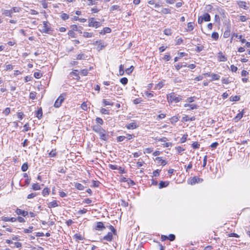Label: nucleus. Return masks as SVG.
I'll use <instances>...</instances> for the list:
<instances>
[{"label":"nucleus","instance_id":"obj_56","mask_svg":"<svg viewBox=\"0 0 250 250\" xmlns=\"http://www.w3.org/2000/svg\"><path fill=\"white\" fill-rule=\"evenodd\" d=\"M133 69H134L133 66H131L129 68H128L125 70V72L127 74H129L132 73Z\"/></svg>","mask_w":250,"mask_h":250},{"label":"nucleus","instance_id":"obj_2","mask_svg":"<svg viewBox=\"0 0 250 250\" xmlns=\"http://www.w3.org/2000/svg\"><path fill=\"white\" fill-rule=\"evenodd\" d=\"M65 94H61V95L56 100L54 104V107L58 108L61 106L65 99Z\"/></svg>","mask_w":250,"mask_h":250},{"label":"nucleus","instance_id":"obj_22","mask_svg":"<svg viewBox=\"0 0 250 250\" xmlns=\"http://www.w3.org/2000/svg\"><path fill=\"white\" fill-rule=\"evenodd\" d=\"M36 117L40 119L42 116V111L41 107H40L36 112Z\"/></svg>","mask_w":250,"mask_h":250},{"label":"nucleus","instance_id":"obj_58","mask_svg":"<svg viewBox=\"0 0 250 250\" xmlns=\"http://www.w3.org/2000/svg\"><path fill=\"white\" fill-rule=\"evenodd\" d=\"M23 128H24V129H23V131L24 132L27 131L30 129V127L29 126L28 123H26L24 125Z\"/></svg>","mask_w":250,"mask_h":250},{"label":"nucleus","instance_id":"obj_15","mask_svg":"<svg viewBox=\"0 0 250 250\" xmlns=\"http://www.w3.org/2000/svg\"><path fill=\"white\" fill-rule=\"evenodd\" d=\"M155 160L157 161L159 163H160V164L163 166H165L167 164V162L165 160H163L162 157H156Z\"/></svg>","mask_w":250,"mask_h":250},{"label":"nucleus","instance_id":"obj_21","mask_svg":"<svg viewBox=\"0 0 250 250\" xmlns=\"http://www.w3.org/2000/svg\"><path fill=\"white\" fill-rule=\"evenodd\" d=\"M2 14L5 16L12 17V15L10 10L2 9Z\"/></svg>","mask_w":250,"mask_h":250},{"label":"nucleus","instance_id":"obj_4","mask_svg":"<svg viewBox=\"0 0 250 250\" xmlns=\"http://www.w3.org/2000/svg\"><path fill=\"white\" fill-rule=\"evenodd\" d=\"M203 181V179L200 178L197 176H194L191 178L190 180L188 182V184L193 185L196 183H202Z\"/></svg>","mask_w":250,"mask_h":250},{"label":"nucleus","instance_id":"obj_64","mask_svg":"<svg viewBox=\"0 0 250 250\" xmlns=\"http://www.w3.org/2000/svg\"><path fill=\"white\" fill-rule=\"evenodd\" d=\"M10 112V108L9 107H6L4 110L3 111V113L6 115H8Z\"/></svg>","mask_w":250,"mask_h":250},{"label":"nucleus","instance_id":"obj_29","mask_svg":"<svg viewBox=\"0 0 250 250\" xmlns=\"http://www.w3.org/2000/svg\"><path fill=\"white\" fill-rule=\"evenodd\" d=\"M103 104L104 106H106V105H111V106H112L113 105V103H111V102H110L109 101H108L106 99H103Z\"/></svg>","mask_w":250,"mask_h":250},{"label":"nucleus","instance_id":"obj_19","mask_svg":"<svg viewBox=\"0 0 250 250\" xmlns=\"http://www.w3.org/2000/svg\"><path fill=\"white\" fill-rule=\"evenodd\" d=\"M195 119V117L192 116L191 117H189L188 116H186L185 117H183L182 118L183 121H184V122L192 121H194Z\"/></svg>","mask_w":250,"mask_h":250},{"label":"nucleus","instance_id":"obj_61","mask_svg":"<svg viewBox=\"0 0 250 250\" xmlns=\"http://www.w3.org/2000/svg\"><path fill=\"white\" fill-rule=\"evenodd\" d=\"M119 8L120 7L118 5H113L110 7V11L118 10H120Z\"/></svg>","mask_w":250,"mask_h":250},{"label":"nucleus","instance_id":"obj_39","mask_svg":"<svg viewBox=\"0 0 250 250\" xmlns=\"http://www.w3.org/2000/svg\"><path fill=\"white\" fill-rule=\"evenodd\" d=\"M162 13L164 14H171V11L168 8H164L162 10Z\"/></svg>","mask_w":250,"mask_h":250},{"label":"nucleus","instance_id":"obj_13","mask_svg":"<svg viewBox=\"0 0 250 250\" xmlns=\"http://www.w3.org/2000/svg\"><path fill=\"white\" fill-rule=\"evenodd\" d=\"M137 126L138 125L134 122L130 123L126 125V127L128 129H134L137 128Z\"/></svg>","mask_w":250,"mask_h":250},{"label":"nucleus","instance_id":"obj_51","mask_svg":"<svg viewBox=\"0 0 250 250\" xmlns=\"http://www.w3.org/2000/svg\"><path fill=\"white\" fill-rule=\"evenodd\" d=\"M34 76L36 79H40L42 76V74L40 73V72L38 71L35 72Z\"/></svg>","mask_w":250,"mask_h":250},{"label":"nucleus","instance_id":"obj_6","mask_svg":"<svg viewBox=\"0 0 250 250\" xmlns=\"http://www.w3.org/2000/svg\"><path fill=\"white\" fill-rule=\"evenodd\" d=\"M98 134L100 139L105 141L108 139L109 136L105 134V131L104 129H103L102 131H100Z\"/></svg>","mask_w":250,"mask_h":250},{"label":"nucleus","instance_id":"obj_40","mask_svg":"<svg viewBox=\"0 0 250 250\" xmlns=\"http://www.w3.org/2000/svg\"><path fill=\"white\" fill-rule=\"evenodd\" d=\"M193 149H198L200 147V144L197 142H194L191 144Z\"/></svg>","mask_w":250,"mask_h":250},{"label":"nucleus","instance_id":"obj_44","mask_svg":"<svg viewBox=\"0 0 250 250\" xmlns=\"http://www.w3.org/2000/svg\"><path fill=\"white\" fill-rule=\"evenodd\" d=\"M120 82L124 85H125L127 83L128 79L125 77H123L120 79Z\"/></svg>","mask_w":250,"mask_h":250},{"label":"nucleus","instance_id":"obj_38","mask_svg":"<svg viewBox=\"0 0 250 250\" xmlns=\"http://www.w3.org/2000/svg\"><path fill=\"white\" fill-rule=\"evenodd\" d=\"M211 37L215 40H217L219 38V34L217 32H214L211 34Z\"/></svg>","mask_w":250,"mask_h":250},{"label":"nucleus","instance_id":"obj_9","mask_svg":"<svg viewBox=\"0 0 250 250\" xmlns=\"http://www.w3.org/2000/svg\"><path fill=\"white\" fill-rule=\"evenodd\" d=\"M93 131L97 133H99L100 131H102L103 128L100 125H94L92 126Z\"/></svg>","mask_w":250,"mask_h":250},{"label":"nucleus","instance_id":"obj_53","mask_svg":"<svg viewBox=\"0 0 250 250\" xmlns=\"http://www.w3.org/2000/svg\"><path fill=\"white\" fill-rule=\"evenodd\" d=\"M108 167L109 168H110L111 169H113V170H117L118 167V166L115 165H112V164H109Z\"/></svg>","mask_w":250,"mask_h":250},{"label":"nucleus","instance_id":"obj_3","mask_svg":"<svg viewBox=\"0 0 250 250\" xmlns=\"http://www.w3.org/2000/svg\"><path fill=\"white\" fill-rule=\"evenodd\" d=\"M88 26L89 27H94L97 28L101 25V23L99 21H95L94 18H89L88 19Z\"/></svg>","mask_w":250,"mask_h":250},{"label":"nucleus","instance_id":"obj_55","mask_svg":"<svg viewBox=\"0 0 250 250\" xmlns=\"http://www.w3.org/2000/svg\"><path fill=\"white\" fill-rule=\"evenodd\" d=\"M167 237V239L169 240L170 241H173L175 239V236L173 234H170Z\"/></svg>","mask_w":250,"mask_h":250},{"label":"nucleus","instance_id":"obj_18","mask_svg":"<svg viewBox=\"0 0 250 250\" xmlns=\"http://www.w3.org/2000/svg\"><path fill=\"white\" fill-rule=\"evenodd\" d=\"M218 60L220 62H226L227 61V58L225 55H223L221 52H220L219 53Z\"/></svg>","mask_w":250,"mask_h":250},{"label":"nucleus","instance_id":"obj_54","mask_svg":"<svg viewBox=\"0 0 250 250\" xmlns=\"http://www.w3.org/2000/svg\"><path fill=\"white\" fill-rule=\"evenodd\" d=\"M195 99H196V97H188L187 99L186 100V102H188V103H192L195 100Z\"/></svg>","mask_w":250,"mask_h":250},{"label":"nucleus","instance_id":"obj_63","mask_svg":"<svg viewBox=\"0 0 250 250\" xmlns=\"http://www.w3.org/2000/svg\"><path fill=\"white\" fill-rule=\"evenodd\" d=\"M145 94L148 98H151L153 97V94L152 93L148 92V91H146Z\"/></svg>","mask_w":250,"mask_h":250},{"label":"nucleus","instance_id":"obj_8","mask_svg":"<svg viewBox=\"0 0 250 250\" xmlns=\"http://www.w3.org/2000/svg\"><path fill=\"white\" fill-rule=\"evenodd\" d=\"M105 226L104 224L102 222H98L97 223V225L95 228L96 230H103L105 229Z\"/></svg>","mask_w":250,"mask_h":250},{"label":"nucleus","instance_id":"obj_49","mask_svg":"<svg viewBox=\"0 0 250 250\" xmlns=\"http://www.w3.org/2000/svg\"><path fill=\"white\" fill-rule=\"evenodd\" d=\"M49 189L48 188H44L42 191V194L45 196L49 194Z\"/></svg>","mask_w":250,"mask_h":250},{"label":"nucleus","instance_id":"obj_60","mask_svg":"<svg viewBox=\"0 0 250 250\" xmlns=\"http://www.w3.org/2000/svg\"><path fill=\"white\" fill-rule=\"evenodd\" d=\"M5 71L10 70H12L13 69V66L11 64H6V65H5Z\"/></svg>","mask_w":250,"mask_h":250},{"label":"nucleus","instance_id":"obj_52","mask_svg":"<svg viewBox=\"0 0 250 250\" xmlns=\"http://www.w3.org/2000/svg\"><path fill=\"white\" fill-rule=\"evenodd\" d=\"M61 17L63 20H66L68 19L69 16L66 13H62V14Z\"/></svg>","mask_w":250,"mask_h":250},{"label":"nucleus","instance_id":"obj_1","mask_svg":"<svg viewBox=\"0 0 250 250\" xmlns=\"http://www.w3.org/2000/svg\"><path fill=\"white\" fill-rule=\"evenodd\" d=\"M182 97L174 93L171 92L167 95V100L169 103H177L182 100Z\"/></svg>","mask_w":250,"mask_h":250},{"label":"nucleus","instance_id":"obj_27","mask_svg":"<svg viewBox=\"0 0 250 250\" xmlns=\"http://www.w3.org/2000/svg\"><path fill=\"white\" fill-rule=\"evenodd\" d=\"M243 116V112H241L238 113L236 115V116L235 117L234 120L236 122L238 121L239 120H240Z\"/></svg>","mask_w":250,"mask_h":250},{"label":"nucleus","instance_id":"obj_47","mask_svg":"<svg viewBox=\"0 0 250 250\" xmlns=\"http://www.w3.org/2000/svg\"><path fill=\"white\" fill-rule=\"evenodd\" d=\"M33 227L30 226L28 229H25L23 230L25 233H29L32 232Z\"/></svg>","mask_w":250,"mask_h":250},{"label":"nucleus","instance_id":"obj_25","mask_svg":"<svg viewBox=\"0 0 250 250\" xmlns=\"http://www.w3.org/2000/svg\"><path fill=\"white\" fill-rule=\"evenodd\" d=\"M75 187L77 189L80 190H83L84 188V186L82 184L79 183H76L75 184Z\"/></svg>","mask_w":250,"mask_h":250},{"label":"nucleus","instance_id":"obj_45","mask_svg":"<svg viewBox=\"0 0 250 250\" xmlns=\"http://www.w3.org/2000/svg\"><path fill=\"white\" fill-rule=\"evenodd\" d=\"M96 122L97 124H99L100 125H102L104 124V121L103 119L100 117H97L96 118Z\"/></svg>","mask_w":250,"mask_h":250},{"label":"nucleus","instance_id":"obj_7","mask_svg":"<svg viewBox=\"0 0 250 250\" xmlns=\"http://www.w3.org/2000/svg\"><path fill=\"white\" fill-rule=\"evenodd\" d=\"M15 212L18 215H22L23 217H25L28 214V212L27 211L20 208H17Z\"/></svg>","mask_w":250,"mask_h":250},{"label":"nucleus","instance_id":"obj_5","mask_svg":"<svg viewBox=\"0 0 250 250\" xmlns=\"http://www.w3.org/2000/svg\"><path fill=\"white\" fill-rule=\"evenodd\" d=\"M48 22L47 21H44L43 22V26L42 30V33L48 34L49 33V32L51 31V28L48 26Z\"/></svg>","mask_w":250,"mask_h":250},{"label":"nucleus","instance_id":"obj_32","mask_svg":"<svg viewBox=\"0 0 250 250\" xmlns=\"http://www.w3.org/2000/svg\"><path fill=\"white\" fill-rule=\"evenodd\" d=\"M164 33L166 35L170 36L172 34V31L170 28H166L164 30Z\"/></svg>","mask_w":250,"mask_h":250},{"label":"nucleus","instance_id":"obj_62","mask_svg":"<svg viewBox=\"0 0 250 250\" xmlns=\"http://www.w3.org/2000/svg\"><path fill=\"white\" fill-rule=\"evenodd\" d=\"M109 229L111 230V232L113 234H116V229L114 228L113 226H112V225H110L109 226Z\"/></svg>","mask_w":250,"mask_h":250},{"label":"nucleus","instance_id":"obj_28","mask_svg":"<svg viewBox=\"0 0 250 250\" xmlns=\"http://www.w3.org/2000/svg\"><path fill=\"white\" fill-rule=\"evenodd\" d=\"M211 81H214V80H219V79L220 78V76L219 75L216 74H212L211 75Z\"/></svg>","mask_w":250,"mask_h":250},{"label":"nucleus","instance_id":"obj_24","mask_svg":"<svg viewBox=\"0 0 250 250\" xmlns=\"http://www.w3.org/2000/svg\"><path fill=\"white\" fill-rule=\"evenodd\" d=\"M74 238L76 240H83L84 239L83 236L79 233H76L74 235Z\"/></svg>","mask_w":250,"mask_h":250},{"label":"nucleus","instance_id":"obj_31","mask_svg":"<svg viewBox=\"0 0 250 250\" xmlns=\"http://www.w3.org/2000/svg\"><path fill=\"white\" fill-rule=\"evenodd\" d=\"M78 70H74L72 73H71V74L74 76H75L76 77V79L77 80H79L80 79V76H79L78 74Z\"/></svg>","mask_w":250,"mask_h":250},{"label":"nucleus","instance_id":"obj_46","mask_svg":"<svg viewBox=\"0 0 250 250\" xmlns=\"http://www.w3.org/2000/svg\"><path fill=\"white\" fill-rule=\"evenodd\" d=\"M36 97V93L35 92H31L29 94V98L32 100H34Z\"/></svg>","mask_w":250,"mask_h":250},{"label":"nucleus","instance_id":"obj_10","mask_svg":"<svg viewBox=\"0 0 250 250\" xmlns=\"http://www.w3.org/2000/svg\"><path fill=\"white\" fill-rule=\"evenodd\" d=\"M113 239V233L111 232H108V233L103 237V239L106 240L107 241H111Z\"/></svg>","mask_w":250,"mask_h":250},{"label":"nucleus","instance_id":"obj_43","mask_svg":"<svg viewBox=\"0 0 250 250\" xmlns=\"http://www.w3.org/2000/svg\"><path fill=\"white\" fill-rule=\"evenodd\" d=\"M124 65L121 64L119 66V75L122 76L124 74Z\"/></svg>","mask_w":250,"mask_h":250},{"label":"nucleus","instance_id":"obj_16","mask_svg":"<svg viewBox=\"0 0 250 250\" xmlns=\"http://www.w3.org/2000/svg\"><path fill=\"white\" fill-rule=\"evenodd\" d=\"M202 18L203 21H209L211 19L210 15L208 13L204 14L203 16H202Z\"/></svg>","mask_w":250,"mask_h":250},{"label":"nucleus","instance_id":"obj_36","mask_svg":"<svg viewBox=\"0 0 250 250\" xmlns=\"http://www.w3.org/2000/svg\"><path fill=\"white\" fill-rule=\"evenodd\" d=\"M239 100H240V97L239 96H237V95H235L234 96H231L230 98V101H232V102L238 101Z\"/></svg>","mask_w":250,"mask_h":250},{"label":"nucleus","instance_id":"obj_57","mask_svg":"<svg viewBox=\"0 0 250 250\" xmlns=\"http://www.w3.org/2000/svg\"><path fill=\"white\" fill-rule=\"evenodd\" d=\"M11 13L12 14L13 13L19 12V9L16 7H13L10 10Z\"/></svg>","mask_w":250,"mask_h":250},{"label":"nucleus","instance_id":"obj_12","mask_svg":"<svg viewBox=\"0 0 250 250\" xmlns=\"http://www.w3.org/2000/svg\"><path fill=\"white\" fill-rule=\"evenodd\" d=\"M184 107H189V109L193 110L195 109H197L198 106L195 104H184Z\"/></svg>","mask_w":250,"mask_h":250},{"label":"nucleus","instance_id":"obj_48","mask_svg":"<svg viewBox=\"0 0 250 250\" xmlns=\"http://www.w3.org/2000/svg\"><path fill=\"white\" fill-rule=\"evenodd\" d=\"M222 82L224 84H229L230 83V81H229V78H223L222 79Z\"/></svg>","mask_w":250,"mask_h":250},{"label":"nucleus","instance_id":"obj_35","mask_svg":"<svg viewBox=\"0 0 250 250\" xmlns=\"http://www.w3.org/2000/svg\"><path fill=\"white\" fill-rule=\"evenodd\" d=\"M32 188L34 190H38L41 189L40 186L38 183L33 184Z\"/></svg>","mask_w":250,"mask_h":250},{"label":"nucleus","instance_id":"obj_41","mask_svg":"<svg viewBox=\"0 0 250 250\" xmlns=\"http://www.w3.org/2000/svg\"><path fill=\"white\" fill-rule=\"evenodd\" d=\"M230 35V31L229 29H228L224 32L223 36L225 38H227L229 37Z\"/></svg>","mask_w":250,"mask_h":250},{"label":"nucleus","instance_id":"obj_59","mask_svg":"<svg viewBox=\"0 0 250 250\" xmlns=\"http://www.w3.org/2000/svg\"><path fill=\"white\" fill-rule=\"evenodd\" d=\"M125 139V136H120L117 137V142H120L123 141Z\"/></svg>","mask_w":250,"mask_h":250},{"label":"nucleus","instance_id":"obj_23","mask_svg":"<svg viewBox=\"0 0 250 250\" xmlns=\"http://www.w3.org/2000/svg\"><path fill=\"white\" fill-rule=\"evenodd\" d=\"M59 206L57 201L56 200H54L51 202H50L48 204V207L50 208H55Z\"/></svg>","mask_w":250,"mask_h":250},{"label":"nucleus","instance_id":"obj_50","mask_svg":"<svg viewBox=\"0 0 250 250\" xmlns=\"http://www.w3.org/2000/svg\"><path fill=\"white\" fill-rule=\"evenodd\" d=\"M81 108L83 110L86 111L88 109L87 105L86 102H83L81 104Z\"/></svg>","mask_w":250,"mask_h":250},{"label":"nucleus","instance_id":"obj_34","mask_svg":"<svg viewBox=\"0 0 250 250\" xmlns=\"http://www.w3.org/2000/svg\"><path fill=\"white\" fill-rule=\"evenodd\" d=\"M93 36V34L92 33H89L87 32H84L83 33V36L84 38H91Z\"/></svg>","mask_w":250,"mask_h":250},{"label":"nucleus","instance_id":"obj_30","mask_svg":"<svg viewBox=\"0 0 250 250\" xmlns=\"http://www.w3.org/2000/svg\"><path fill=\"white\" fill-rule=\"evenodd\" d=\"M193 24L194 23L193 22H188V29H187L188 31H191L193 30V29H194Z\"/></svg>","mask_w":250,"mask_h":250},{"label":"nucleus","instance_id":"obj_26","mask_svg":"<svg viewBox=\"0 0 250 250\" xmlns=\"http://www.w3.org/2000/svg\"><path fill=\"white\" fill-rule=\"evenodd\" d=\"M87 56H86L84 54L81 53L77 55L76 59L79 60H85Z\"/></svg>","mask_w":250,"mask_h":250},{"label":"nucleus","instance_id":"obj_17","mask_svg":"<svg viewBox=\"0 0 250 250\" xmlns=\"http://www.w3.org/2000/svg\"><path fill=\"white\" fill-rule=\"evenodd\" d=\"M169 184V182L167 181H161L159 183V188H162L167 187Z\"/></svg>","mask_w":250,"mask_h":250},{"label":"nucleus","instance_id":"obj_37","mask_svg":"<svg viewBox=\"0 0 250 250\" xmlns=\"http://www.w3.org/2000/svg\"><path fill=\"white\" fill-rule=\"evenodd\" d=\"M213 6L211 4H208L205 6V10L208 12H211Z\"/></svg>","mask_w":250,"mask_h":250},{"label":"nucleus","instance_id":"obj_33","mask_svg":"<svg viewBox=\"0 0 250 250\" xmlns=\"http://www.w3.org/2000/svg\"><path fill=\"white\" fill-rule=\"evenodd\" d=\"M28 168V165L27 163H25L23 164V165L21 166V169L22 171L25 172L26 171Z\"/></svg>","mask_w":250,"mask_h":250},{"label":"nucleus","instance_id":"obj_11","mask_svg":"<svg viewBox=\"0 0 250 250\" xmlns=\"http://www.w3.org/2000/svg\"><path fill=\"white\" fill-rule=\"evenodd\" d=\"M238 5L240 8H243L244 9L247 10L248 8L247 6L246 2L244 1H239L238 2Z\"/></svg>","mask_w":250,"mask_h":250},{"label":"nucleus","instance_id":"obj_42","mask_svg":"<svg viewBox=\"0 0 250 250\" xmlns=\"http://www.w3.org/2000/svg\"><path fill=\"white\" fill-rule=\"evenodd\" d=\"M188 136V135L187 134H184L183 136V137L180 139V143H185L187 140Z\"/></svg>","mask_w":250,"mask_h":250},{"label":"nucleus","instance_id":"obj_14","mask_svg":"<svg viewBox=\"0 0 250 250\" xmlns=\"http://www.w3.org/2000/svg\"><path fill=\"white\" fill-rule=\"evenodd\" d=\"M2 220L4 222H14L17 220V219L15 217H2Z\"/></svg>","mask_w":250,"mask_h":250},{"label":"nucleus","instance_id":"obj_20","mask_svg":"<svg viewBox=\"0 0 250 250\" xmlns=\"http://www.w3.org/2000/svg\"><path fill=\"white\" fill-rule=\"evenodd\" d=\"M111 32V29L109 27H104L100 32V34L102 35L105 34V33H109Z\"/></svg>","mask_w":250,"mask_h":250}]
</instances>
